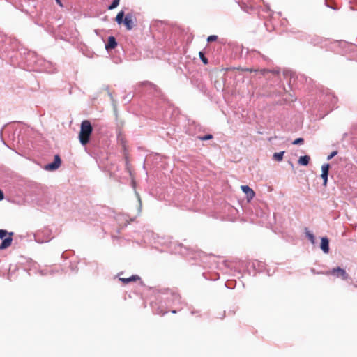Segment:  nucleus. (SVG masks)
Instances as JSON below:
<instances>
[{
	"label": "nucleus",
	"instance_id": "obj_1",
	"mask_svg": "<svg viewBox=\"0 0 357 357\" xmlns=\"http://www.w3.org/2000/svg\"><path fill=\"white\" fill-rule=\"evenodd\" d=\"M93 132L91 123L88 120H84L81 123L80 132L79 134V142L82 145H86L89 142L91 135Z\"/></svg>",
	"mask_w": 357,
	"mask_h": 357
},
{
	"label": "nucleus",
	"instance_id": "obj_2",
	"mask_svg": "<svg viewBox=\"0 0 357 357\" xmlns=\"http://www.w3.org/2000/svg\"><path fill=\"white\" fill-rule=\"evenodd\" d=\"M135 22L136 18L134 17L132 13H128L126 15L123 24L126 26V29L130 31L135 26Z\"/></svg>",
	"mask_w": 357,
	"mask_h": 357
},
{
	"label": "nucleus",
	"instance_id": "obj_3",
	"mask_svg": "<svg viewBox=\"0 0 357 357\" xmlns=\"http://www.w3.org/2000/svg\"><path fill=\"white\" fill-rule=\"evenodd\" d=\"M61 164V160L59 155H54V161L51 163L47 164L44 167V169L47 171H54L57 169Z\"/></svg>",
	"mask_w": 357,
	"mask_h": 357
},
{
	"label": "nucleus",
	"instance_id": "obj_4",
	"mask_svg": "<svg viewBox=\"0 0 357 357\" xmlns=\"http://www.w3.org/2000/svg\"><path fill=\"white\" fill-rule=\"evenodd\" d=\"M327 274L335 275L337 278H341L343 280H347L349 276L346 271L340 267L333 268L332 270L327 272Z\"/></svg>",
	"mask_w": 357,
	"mask_h": 357
},
{
	"label": "nucleus",
	"instance_id": "obj_5",
	"mask_svg": "<svg viewBox=\"0 0 357 357\" xmlns=\"http://www.w3.org/2000/svg\"><path fill=\"white\" fill-rule=\"evenodd\" d=\"M13 232H10L8 234V236L2 240V242L0 244V250L6 249L9 246H10L13 241Z\"/></svg>",
	"mask_w": 357,
	"mask_h": 357
},
{
	"label": "nucleus",
	"instance_id": "obj_6",
	"mask_svg": "<svg viewBox=\"0 0 357 357\" xmlns=\"http://www.w3.org/2000/svg\"><path fill=\"white\" fill-rule=\"evenodd\" d=\"M241 188L242 191L246 195V197L248 200L252 199L255 197V193L254 190L252 188H250L248 185H241Z\"/></svg>",
	"mask_w": 357,
	"mask_h": 357
},
{
	"label": "nucleus",
	"instance_id": "obj_7",
	"mask_svg": "<svg viewBox=\"0 0 357 357\" xmlns=\"http://www.w3.org/2000/svg\"><path fill=\"white\" fill-rule=\"evenodd\" d=\"M320 248L326 254L329 252V240L327 237L321 238Z\"/></svg>",
	"mask_w": 357,
	"mask_h": 357
},
{
	"label": "nucleus",
	"instance_id": "obj_8",
	"mask_svg": "<svg viewBox=\"0 0 357 357\" xmlns=\"http://www.w3.org/2000/svg\"><path fill=\"white\" fill-rule=\"evenodd\" d=\"M117 46V42L114 36L108 38L107 43L105 44V49L107 50L114 49Z\"/></svg>",
	"mask_w": 357,
	"mask_h": 357
},
{
	"label": "nucleus",
	"instance_id": "obj_9",
	"mask_svg": "<svg viewBox=\"0 0 357 357\" xmlns=\"http://www.w3.org/2000/svg\"><path fill=\"white\" fill-rule=\"evenodd\" d=\"M119 280L121 282H123V283L128 284V282L140 280V278H139V276H138L137 275H132V276H130L129 278H119Z\"/></svg>",
	"mask_w": 357,
	"mask_h": 357
},
{
	"label": "nucleus",
	"instance_id": "obj_10",
	"mask_svg": "<svg viewBox=\"0 0 357 357\" xmlns=\"http://www.w3.org/2000/svg\"><path fill=\"white\" fill-rule=\"evenodd\" d=\"M310 158L308 155L301 156L298 159V164L303 166H307L309 164Z\"/></svg>",
	"mask_w": 357,
	"mask_h": 357
},
{
	"label": "nucleus",
	"instance_id": "obj_11",
	"mask_svg": "<svg viewBox=\"0 0 357 357\" xmlns=\"http://www.w3.org/2000/svg\"><path fill=\"white\" fill-rule=\"evenodd\" d=\"M125 14L123 10H121L116 16L115 20L118 24H121L124 22Z\"/></svg>",
	"mask_w": 357,
	"mask_h": 357
},
{
	"label": "nucleus",
	"instance_id": "obj_12",
	"mask_svg": "<svg viewBox=\"0 0 357 357\" xmlns=\"http://www.w3.org/2000/svg\"><path fill=\"white\" fill-rule=\"evenodd\" d=\"M285 151H282L280 152L275 153L273 155V159L275 161H282Z\"/></svg>",
	"mask_w": 357,
	"mask_h": 357
},
{
	"label": "nucleus",
	"instance_id": "obj_13",
	"mask_svg": "<svg viewBox=\"0 0 357 357\" xmlns=\"http://www.w3.org/2000/svg\"><path fill=\"white\" fill-rule=\"evenodd\" d=\"M140 85L143 86H146V87H148L149 89H153L154 91H158V87L153 84L152 83L148 82V81H146V82H143L140 84Z\"/></svg>",
	"mask_w": 357,
	"mask_h": 357
},
{
	"label": "nucleus",
	"instance_id": "obj_14",
	"mask_svg": "<svg viewBox=\"0 0 357 357\" xmlns=\"http://www.w3.org/2000/svg\"><path fill=\"white\" fill-rule=\"evenodd\" d=\"M306 236L308 238L309 241L311 242L312 244L315 243V237L314 235L309 231L307 228H305V232Z\"/></svg>",
	"mask_w": 357,
	"mask_h": 357
},
{
	"label": "nucleus",
	"instance_id": "obj_15",
	"mask_svg": "<svg viewBox=\"0 0 357 357\" xmlns=\"http://www.w3.org/2000/svg\"><path fill=\"white\" fill-rule=\"evenodd\" d=\"M329 169H330V165L328 163L324 164L321 167V175L328 174Z\"/></svg>",
	"mask_w": 357,
	"mask_h": 357
},
{
	"label": "nucleus",
	"instance_id": "obj_16",
	"mask_svg": "<svg viewBox=\"0 0 357 357\" xmlns=\"http://www.w3.org/2000/svg\"><path fill=\"white\" fill-rule=\"evenodd\" d=\"M120 0H113L112 3L108 6L109 10H113L116 8L119 4Z\"/></svg>",
	"mask_w": 357,
	"mask_h": 357
},
{
	"label": "nucleus",
	"instance_id": "obj_17",
	"mask_svg": "<svg viewBox=\"0 0 357 357\" xmlns=\"http://www.w3.org/2000/svg\"><path fill=\"white\" fill-rule=\"evenodd\" d=\"M9 233L10 232H8L5 229H0V238L1 240L4 239L6 237H7L8 236Z\"/></svg>",
	"mask_w": 357,
	"mask_h": 357
},
{
	"label": "nucleus",
	"instance_id": "obj_18",
	"mask_svg": "<svg viewBox=\"0 0 357 357\" xmlns=\"http://www.w3.org/2000/svg\"><path fill=\"white\" fill-rule=\"evenodd\" d=\"M199 139L202 141H206L213 139V135L211 134H208L202 137H199Z\"/></svg>",
	"mask_w": 357,
	"mask_h": 357
},
{
	"label": "nucleus",
	"instance_id": "obj_19",
	"mask_svg": "<svg viewBox=\"0 0 357 357\" xmlns=\"http://www.w3.org/2000/svg\"><path fill=\"white\" fill-rule=\"evenodd\" d=\"M199 55L200 59L204 64H207L208 63V59L205 57L204 52H199Z\"/></svg>",
	"mask_w": 357,
	"mask_h": 357
},
{
	"label": "nucleus",
	"instance_id": "obj_20",
	"mask_svg": "<svg viewBox=\"0 0 357 357\" xmlns=\"http://www.w3.org/2000/svg\"><path fill=\"white\" fill-rule=\"evenodd\" d=\"M304 142V139L303 138H301V137H299V138H297L293 142L292 144H294V145H298V144H303Z\"/></svg>",
	"mask_w": 357,
	"mask_h": 357
},
{
	"label": "nucleus",
	"instance_id": "obj_21",
	"mask_svg": "<svg viewBox=\"0 0 357 357\" xmlns=\"http://www.w3.org/2000/svg\"><path fill=\"white\" fill-rule=\"evenodd\" d=\"M218 38V36H215V35H211V36H209L207 38V41L208 43H211V42H213V41H215Z\"/></svg>",
	"mask_w": 357,
	"mask_h": 357
},
{
	"label": "nucleus",
	"instance_id": "obj_22",
	"mask_svg": "<svg viewBox=\"0 0 357 357\" xmlns=\"http://www.w3.org/2000/svg\"><path fill=\"white\" fill-rule=\"evenodd\" d=\"M328 176V174L321 175V177L323 179V185H324V186H326V185H327Z\"/></svg>",
	"mask_w": 357,
	"mask_h": 357
},
{
	"label": "nucleus",
	"instance_id": "obj_23",
	"mask_svg": "<svg viewBox=\"0 0 357 357\" xmlns=\"http://www.w3.org/2000/svg\"><path fill=\"white\" fill-rule=\"evenodd\" d=\"M337 154V151H333L329 155H328L327 160H331Z\"/></svg>",
	"mask_w": 357,
	"mask_h": 357
},
{
	"label": "nucleus",
	"instance_id": "obj_24",
	"mask_svg": "<svg viewBox=\"0 0 357 357\" xmlns=\"http://www.w3.org/2000/svg\"><path fill=\"white\" fill-rule=\"evenodd\" d=\"M135 195L137 197V199H138V202H139V210L140 211L141 210V208H142V201H141V198H140V196L139 195V193L137 192H135Z\"/></svg>",
	"mask_w": 357,
	"mask_h": 357
},
{
	"label": "nucleus",
	"instance_id": "obj_25",
	"mask_svg": "<svg viewBox=\"0 0 357 357\" xmlns=\"http://www.w3.org/2000/svg\"><path fill=\"white\" fill-rule=\"evenodd\" d=\"M284 76H287V75H289L290 76H291V75H292V73H291V71H289V70H284Z\"/></svg>",
	"mask_w": 357,
	"mask_h": 357
},
{
	"label": "nucleus",
	"instance_id": "obj_26",
	"mask_svg": "<svg viewBox=\"0 0 357 357\" xmlns=\"http://www.w3.org/2000/svg\"><path fill=\"white\" fill-rule=\"evenodd\" d=\"M260 72H261V75H265L266 73V72H270V70H266V69H261V70H260Z\"/></svg>",
	"mask_w": 357,
	"mask_h": 357
},
{
	"label": "nucleus",
	"instance_id": "obj_27",
	"mask_svg": "<svg viewBox=\"0 0 357 357\" xmlns=\"http://www.w3.org/2000/svg\"><path fill=\"white\" fill-rule=\"evenodd\" d=\"M125 98L127 99L128 102H130V100L132 98V96H131L130 94H128Z\"/></svg>",
	"mask_w": 357,
	"mask_h": 357
},
{
	"label": "nucleus",
	"instance_id": "obj_28",
	"mask_svg": "<svg viewBox=\"0 0 357 357\" xmlns=\"http://www.w3.org/2000/svg\"><path fill=\"white\" fill-rule=\"evenodd\" d=\"M4 197L3 192L0 190V201L2 200Z\"/></svg>",
	"mask_w": 357,
	"mask_h": 357
},
{
	"label": "nucleus",
	"instance_id": "obj_29",
	"mask_svg": "<svg viewBox=\"0 0 357 357\" xmlns=\"http://www.w3.org/2000/svg\"><path fill=\"white\" fill-rule=\"evenodd\" d=\"M271 72H272L273 73H274V74H276V75L279 74V71H278V70H273V71H271Z\"/></svg>",
	"mask_w": 357,
	"mask_h": 357
},
{
	"label": "nucleus",
	"instance_id": "obj_30",
	"mask_svg": "<svg viewBox=\"0 0 357 357\" xmlns=\"http://www.w3.org/2000/svg\"><path fill=\"white\" fill-rule=\"evenodd\" d=\"M56 3H59L60 6H62L60 0H56Z\"/></svg>",
	"mask_w": 357,
	"mask_h": 357
},
{
	"label": "nucleus",
	"instance_id": "obj_31",
	"mask_svg": "<svg viewBox=\"0 0 357 357\" xmlns=\"http://www.w3.org/2000/svg\"><path fill=\"white\" fill-rule=\"evenodd\" d=\"M172 312L174 314V313L176 312V310H172Z\"/></svg>",
	"mask_w": 357,
	"mask_h": 357
},
{
	"label": "nucleus",
	"instance_id": "obj_32",
	"mask_svg": "<svg viewBox=\"0 0 357 357\" xmlns=\"http://www.w3.org/2000/svg\"><path fill=\"white\" fill-rule=\"evenodd\" d=\"M311 271L312 273H314V269L312 268Z\"/></svg>",
	"mask_w": 357,
	"mask_h": 357
}]
</instances>
